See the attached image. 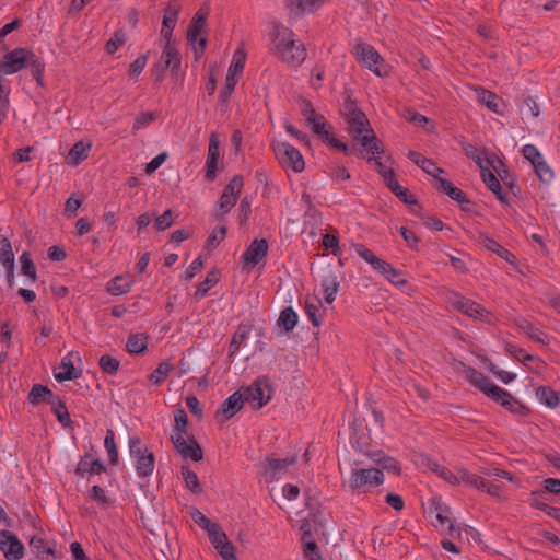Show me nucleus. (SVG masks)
I'll return each instance as SVG.
<instances>
[{"mask_svg":"<svg viewBox=\"0 0 560 560\" xmlns=\"http://www.w3.org/2000/svg\"><path fill=\"white\" fill-rule=\"evenodd\" d=\"M463 150L465 154L476 162V164L481 168L483 166V156L486 155L485 150L478 149L476 145L471 143H463Z\"/></svg>","mask_w":560,"mask_h":560,"instance_id":"55","label":"nucleus"},{"mask_svg":"<svg viewBox=\"0 0 560 560\" xmlns=\"http://www.w3.org/2000/svg\"><path fill=\"white\" fill-rule=\"evenodd\" d=\"M436 188L459 203L462 210H468L466 207H464V203H471L470 199L462 189L454 186L453 183H451L448 179L438 178Z\"/></svg>","mask_w":560,"mask_h":560,"instance_id":"22","label":"nucleus"},{"mask_svg":"<svg viewBox=\"0 0 560 560\" xmlns=\"http://www.w3.org/2000/svg\"><path fill=\"white\" fill-rule=\"evenodd\" d=\"M504 349L510 355H512L514 359L522 362L523 364H526L528 361L534 360V357L532 354L525 353L523 349L510 342L505 343Z\"/></svg>","mask_w":560,"mask_h":560,"instance_id":"58","label":"nucleus"},{"mask_svg":"<svg viewBox=\"0 0 560 560\" xmlns=\"http://www.w3.org/2000/svg\"><path fill=\"white\" fill-rule=\"evenodd\" d=\"M148 337L144 334L129 335L126 343V349L131 354L142 353L147 349Z\"/></svg>","mask_w":560,"mask_h":560,"instance_id":"36","label":"nucleus"},{"mask_svg":"<svg viewBox=\"0 0 560 560\" xmlns=\"http://www.w3.org/2000/svg\"><path fill=\"white\" fill-rule=\"evenodd\" d=\"M49 405L51 406V411L60 424L65 428L71 427L72 420L66 407L65 400L57 396L54 400L50 401Z\"/></svg>","mask_w":560,"mask_h":560,"instance_id":"31","label":"nucleus"},{"mask_svg":"<svg viewBox=\"0 0 560 560\" xmlns=\"http://www.w3.org/2000/svg\"><path fill=\"white\" fill-rule=\"evenodd\" d=\"M237 83L234 73H228L224 86L220 90L219 100L222 105H226L232 92Z\"/></svg>","mask_w":560,"mask_h":560,"instance_id":"53","label":"nucleus"},{"mask_svg":"<svg viewBox=\"0 0 560 560\" xmlns=\"http://www.w3.org/2000/svg\"><path fill=\"white\" fill-rule=\"evenodd\" d=\"M477 98L480 103L486 105L491 112L500 113L499 109V96L481 86L476 89Z\"/></svg>","mask_w":560,"mask_h":560,"instance_id":"35","label":"nucleus"},{"mask_svg":"<svg viewBox=\"0 0 560 560\" xmlns=\"http://www.w3.org/2000/svg\"><path fill=\"white\" fill-rule=\"evenodd\" d=\"M480 175L488 189L491 190L502 203H508L506 194L503 192L497 176L486 166H481Z\"/></svg>","mask_w":560,"mask_h":560,"instance_id":"28","label":"nucleus"},{"mask_svg":"<svg viewBox=\"0 0 560 560\" xmlns=\"http://www.w3.org/2000/svg\"><path fill=\"white\" fill-rule=\"evenodd\" d=\"M106 466L98 459H93L91 454H85L78 463L75 475L84 478L86 475L106 472Z\"/></svg>","mask_w":560,"mask_h":560,"instance_id":"21","label":"nucleus"},{"mask_svg":"<svg viewBox=\"0 0 560 560\" xmlns=\"http://www.w3.org/2000/svg\"><path fill=\"white\" fill-rule=\"evenodd\" d=\"M268 248L269 246L265 238H255L242 255L244 264L253 267L260 264L266 259Z\"/></svg>","mask_w":560,"mask_h":560,"instance_id":"13","label":"nucleus"},{"mask_svg":"<svg viewBox=\"0 0 560 560\" xmlns=\"http://www.w3.org/2000/svg\"><path fill=\"white\" fill-rule=\"evenodd\" d=\"M245 399L241 389L229 396L217 411L218 416H222L224 420L231 419L238 410L242 409Z\"/></svg>","mask_w":560,"mask_h":560,"instance_id":"20","label":"nucleus"},{"mask_svg":"<svg viewBox=\"0 0 560 560\" xmlns=\"http://www.w3.org/2000/svg\"><path fill=\"white\" fill-rule=\"evenodd\" d=\"M368 163L371 164V165H374L376 167V171L383 177L385 184H387L389 182V178H394L395 177V173H394L393 168H386V166L380 160L378 155L370 156L368 159Z\"/></svg>","mask_w":560,"mask_h":560,"instance_id":"54","label":"nucleus"},{"mask_svg":"<svg viewBox=\"0 0 560 560\" xmlns=\"http://www.w3.org/2000/svg\"><path fill=\"white\" fill-rule=\"evenodd\" d=\"M355 253L364 259L375 271L383 275L389 262L378 258L374 253L362 244L354 245Z\"/></svg>","mask_w":560,"mask_h":560,"instance_id":"27","label":"nucleus"},{"mask_svg":"<svg viewBox=\"0 0 560 560\" xmlns=\"http://www.w3.org/2000/svg\"><path fill=\"white\" fill-rule=\"evenodd\" d=\"M208 11L199 9L194 15L187 31V39L195 43L206 26Z\"/></svg>","mask_w":560,"mask_h":560,"instance_id":"29","label":"nucleus"},{"mask_svg":"<svg viewBox=\"0 0 560 560\" xmlns=\"http://www.w3.org/2000/svg\"><path fill=\"white\" fill-rule=\"evenodd\" d=\"M21 273L31 278L32 281H36V266L28 252H23L20 256Z\"/></svg>","mask_w":560,"mask_h":560,"instance_id":"47","label":"nucleus"},{"mask_svg":"<svg viewBox=\"0 0 560 560\" xmlns=\"http://www.w3.org/2000/svg\"><path fill=\"white\" fill-rule=\"evenodd\" d=\"M190 516L194 520V522L199 527H201L202 529L207 530L208 534L218 526V524L212 523L210 518H208L205 514H202L197 509L191 511Z\"/></svg>","mask_w":560,"mask_h":560,"instance_id":"56","label":"nucleus"},{"mask_svg":"<svg viewBox=\"0 0 560 560\" xmlns=\"http://www.w3.org/2000/svg\"><path fill=\"white\" fill-rule=\"evenodd\" d=\"M450 302L455 310L462 312L463 314L471 318L477 319L482 316L483 308L481 307L480 304L469 299H466L465 296L458 293H453L452 296L450 298Z\"/></svg>","mask_w":560,"mask_h":560,"instance_id":"18","label":"nucleus"},{"mask_svg":"<svg viewBox=\"0 0 560 560\" xmlns=\"http://www.w3.org/2000/svg\"><path fill=\"white\" fill-rule=\"evenodd\" d=\"M320 305V300H317V304L310 302L308 300L305 301V314L312 324L316 327H319L323 322V316L319 310Z\"/></svg>","mask_w":560,"mask_h":560,"instance_id":"48","label":"nucleus"},{"mask_svg":"<svg viewBox=\"0 0 560 560\" xmlns=\"http://www.w3.org/2000/svg\"><path fill=\"white\" fill-rule=\"evenodd\" d=\"M390 283L396 287H402L406 284V279L402 277V272L396 268H394L390 264L386 268V271L383 275Z\"/></svg>","mask_w":560,"mask_h":560,"instance_id":"59","label":"nucleus"},{"mask_svg":"<svg viewBox=\"0 0 560 560\" xmlns=\"http://www.w3.org/2000/svg\"><path fill=\"white\" fill-rule=\"evenodd\" d=\"M301 112L313 132L317 135L322 140H324L326 136L330 133L327 129V127L330 128L327 120L323 115L316 113L310 101L304 100L302 102Z\"/></svg>","mask_w":560,"mask_h":560,"instance_id":"9","label":"nucleus"},{"mask_svg":"<svg viewBox=\"0 0 560 560\" xmlns=\"http://www.w3.org/2000/svg\"><path fill=\"white\" fill-rule=\"evenodd\" d=\"M31 61L35 62V54L32 50L15 48L0 60V71L4 74H13L28 68Z\"/></svg>","mask_w":560,"mask_h":560,"instance_id":"7","label":"nucleus"},{"mask_svg":"<svg viewBox=\"0 0 560 560\" xmlns=\"http://www.w3.org/2000/svg\"><path fill=\"white\" fill-rule=\"evenodd\" d=\"M272 50L292 67L300 66L306 58V49L302 43L294 39V33L281 23L272 27Z\"/></svg>","mask_w":560,"mask_h":560,"instance_id":"1","label":"nucleus"},{"mask_svg":"<svg viewBox=\"0 0 560 560\" xmlns=\"http://www.w3.org/2000/svg\"><path fill=\"white\" fill-rule=\"evenodd\" d=\"M320 285L325 294V301L328 304H331L335 301L336 295L339 291L340 281L337 272L330 267H327L326 269L323 270Z\"/></svg>","mask_w":560,"mask_h":560,"instance_id":"17","label":"nucleus"},{"mask_svg":"<svg viewBox=\"0 0 560 560\" xmlns=\"http://www.w3.org/2000/svg\"><path fill=\"white\" fill-rule=\"evenodd\" d=\"M155 119L154 113L143 112L140 113L133 122L132 133L136 135L140 129L148 127Z\"/></svg>","mask_w":560,"mask_h":560,"instance_id":"62","label":"nucleus"},{"mask_svg":"<svg viewBox=\"0 0 560 560\" xmlns=\"http://www.w3.org/2000/svg\"><path fill=\"white\" fill-rule=\"evenodd\" d=\"M0 264L5 270L8 287L13 288L15 278V258L11 242L3 235H0Z\"/></svg>","mask_w":560,"mask_h":560,"instance_id":"11","label":"nucleus"},{"mask_svg":"<svg viewBox=\"0 0 560 560\" xmlns=\"http://www.w3.org/2000/svg\"><path fill=\"white\" fill-rule=\"evenodd\" d=\"M545 494V491L540 490H534L530 493V506L544 511L547 515H549V510L553 509L555 506L548 505L544 500L542 497Z\"/></svg>","mask_w":560,"mask_h":560,"instance_id":"60","label":"nucleus"},{"mask_svg":"<svg viewBox=\"0 0 560 560\" xmlns=\"http://www.w3.org/2000/svg\"><path fill=\"white\" fill-rule=\"evenodd\" d=\"M0 550L7 560H20L24 555V546L18 536L5 529L0 532Z\"/></svg>","mask_w":560,"mask_h":560,"instance_id":"12","label":"nucleus"},{"mask_svg":"<svg viewBox=\"0 0 560 560\" xmlns=\"http://www.w3.org/2000/svg\"><path fill=\"white\" fill-rule=\"evenodd\" d=\"M220 156V140L212 132L209 139L208 158L206 161V178L212 182L217 176L218 160Z\"/></svg>","mask_w":560,"mask_h":560,"instance_id":"19","label":"nucleus"},{"mask_svg":"<svg viewBox=\"0 0 560 560\" xmlns=\"http://www.w3.org/2000/svg\"><path fill=\"white\" fill-rule=\"evenodd\" d=\"M534 170L538 178L542 183H550L555 176L553 171L551 167L547 164V162L544 160H539L537 163H534Z\"/></svg>","mask_w":560,"mask_h":560,"instance_id":"51","label":"nucleus"},{"mask_svg":"<svg viewBox=\"0 0 560 560\" xmlns=\"http://www.w3.org/2000/svg\"><path fill=\"white\" fill-rule=\"evenodd\" d=\"M272 150L283 168H291L295 173L304 170L305 162L301 152L289 142H275Z\"/></svg>","mask_w":560,"mask_h":560,"instance_id":"6","label":"nucleus"},{"mask_svg":"<svg viewBox=\"0 0 560 560\" xmlns=\"http://www.w3.org/2000/svg\"><path fill=\"white\" fill-rule=\"evenodd\" d=\"M173 369V364L168 361L161 362L158 368L149 375L150 382L153 385H161Z\"/></svg>","mask_w":560,"mask_h":560,"instance_id":"43","label":"nucleus"},{"mask_svg":"<svg viewBox=\"0 0 560 560\" xmlns=\"http://www.w3.org/2000/svg\"><path fill=\"white\" fill-rule=\"evenodd\" d=\"M30 547L36 552L38 558H44L45 555H55V547L48 544L38 536H33L30 540Z\"/></svg>","mask_w":560,"mask_h":560,"instance_id":"44","label":"nucleus"},{"mask_svg":"<svg viewBox=\"0 0 560 560\" xmlns=\"http://www.w3.org/2000/svg\"><path fill=\"white\" fill-rule=\"evenodd\" d=\"M219 282V276L215 270L208 272L206 279L200 282L195 292L196 299H202L207 295L208 291Z\"/></svg>","mask_w":560,"mask_h":560,"instance_id":"41","label":"nucleus"},{"mask_svg":"<svg viewBox=\"0 0 560 560\" xmlns=\"http://www.w3.org/2000/svg\"><path fill=\"white\" fill-rule=\"evenodd\" d=\"M457 477L459 479V482H465L478 490H483V488L487 486L486 479L475 474H470L466 470L460 471L459 476Z\"/></svg>","mask_w":560,"mask_h":560,"instance_id":"52","label":"nucleus"},{"mask_svg":"<svg viewBox=\"0 0 560 560\" xmlns=\"http://www.w3.org/2000/svg\"><path fill=\"white\" fill-rule=\"evenodd\" d=\"M98 365L104 373L114 375L118 372L120 362L109 354H104L98 359Z\"/></svg>","mask_w":560,"mask_h":560,"instance_id":"50","label":"nucleus"},{"mask_svg":"<svg viewBox=\"0 0 560 560\" xmlns=\"http://www.w3.org/2000/svg\"><path fill=\"white\" fill-rule=\"evenodd\" d=\"M463 372L465 374V377L472 386L481 390L490 399L493 397L491 393L492 387L499 386L493 384L485 374H482L475 368L467 365H464Z\"/></svg>","mask_w":560,"mask_h":560,"instance_id":"15","label":"nucleus"},{"mask_svg":"<svg viewBox=\"0 0 560 560\" xmlns=\"http://www.w3.org/2000/svg\"><path fill=\"white\" fill-rule=\"evenodd\" d=\"M427 467L433 471L436 472L440 477H442L447 482L455 485L459 482V479L457 476H455L450 469H447L444 466H441L438 462L428 459Z\"/></svg>","mask_w":560,"mask_h":560,"instance_id":"42","label":"nucleus"},{"mask_svg":"<svg viewBox=\"0 0 560 560\" xmlns=\"http://www.w3.org/2000/svg\"><path fill=\"white\" fill-rule=\"evenodd\" d=\"M244 186V179L242 175H235L230 183L225 186L223 192L238 198Z\"/></svg>","mask_w":560,"mask_h":560,"instance_id":"64","label":"nucleus"},{"mask_svg":"<svg viewBox=\"0 0 560 560\" xmlns=\"http://www.w3.org/2000/svg\"><path fill=\"white\" fill-rule=\"evenodd\" d=\"M174 432L171 435V441L174 445V448L183 458H190L194 462H200L203 458V453L196 441V439L190 435L185 439V435L188 432V417L184 409H177L174 413Z\"/></svg>","mask_w":560,"mask_h":560,"instance_id":"2","label":"nucleus"},{"mask_svg":"<svg viewBox=\"0 0 560 560\" xmlns=\"http://www.w3.org/2000/svg\"><path fill=\"white\" fill-rule=\"evenodd\" d=\"M477 241L481 246H483L490 252L495 253L499 257L503 258L508 262L513 264V261L515 260V256L506 248H504L502 245H500L490 235L486 233H479Z\"/></svg>","mask_w":560,"mask_h":560,"instance_id":"26","label":"nucleus"},{"mask_svg":"<svg viewBox=\"0 0 560 560\" xmlns=\"http://www.w3.org/2000/svg\"><path fill=\"white\" fill-rule=\"evenodd\" d=\"M306 525H302L304 544V555L308 560H320L319 549L314 540L306 541V536H311L310 529H305Z\"/></svg>","mask_w":560,"mask_h":560,"instance_id":"46","label":"nucleus"},{"mask_svg":"<svg viewBox=\"0 0 560 560\" xmlns=\"http://www.w3.org/2000/svg\"><path fill=\"white\" fill-rule=\"evenodd\" d=\"M129 452L130 456L136 459L137 475L141 478L151 476L154 469L155 458L152 452L141 446L139 438L129 439Z\"/></svg>","mask_w":560,"mask_h":560,"instance_id":"4","label":"nucleus"},{"mask_svg":"<svg viewBox=\"0 0 560 560\" xmlns=\"http://www.w3.org/2000/svg\"><path fill=\"white\" fill-rule=\"evenodd\" d=\"M245 401H248L253 409H259L265 406L272 395L268 377H258L250 386L240 388Z\"/></svg>","mask_w":560,"mask_h":560,"instance_id":"5","label":"nucleus"},{"mask_svg":"<svg viewBox=\"0 0 560 560\" xmlns=\"http://www.w3.org/2000/svg\"><path fill=\"white\" fill-rule=\"evenodd\" d=\"M58 395L54 394L47 386L34 384L28 393L27 399L32 405L40 402L50 404Z\"/></svg>","mask_w":560,"mask_h":560,"instance_id":"30","label":"nucleus"},{"mask_svg":"<svg viewBox=\"0 0 560 560\" xmlns=\"http://www.w3.org/2000/svg\"><path fill=\"white\" fill-rule=\"evenodd\" d=\"M536 396L539 401L549 408H555L559 405V396L557 392L550 387L539 386L536 389Z\"/></svg>","mask_w":560,"mask_h":560,"instance_id":"38","label":"nucleus"},{"mask_svg":"<svg viewBox=\"0 0 560 560\" xmlns=\"http://www.w3.org/2000/svg\"><path fill=\"white\" fill-rule=\"evenodd\" d=\"M131 281L121 276H116L107 283V291L113 295H120L129 292Z\"/></svg>","mask_w":560,"mask_h":560,"instance_id":"39","label":"nucleus"},{"mask_svg":"<svg viewBox=\"0 0 560 560\" xmlns=\"http://www.w3.org/2000/svg\"><path fill=\"white\" fill-rule=\"evenodd\" d=\"M322 2V0H291V5L295 7V15L304 12H313Z\"/></svg>","mask_w":560,"mask_h":560,"instance_id":"57","label":"nucleus"},{"mask_svg":"<svg viewBox=\"0 0 560 560\" xmlns=\"http://www.w3.org/2000/svg\"><path fill=\"white\" fill-rule=\"evenodd\" d=\"M436 515L435 518L441 525L447 524V530L450 536L452 537H459L462 529L459 527H456L454 523L451 521V518L445 514V511L442 505H438L435 508Z\"/></svg>","mask_w":560,"mask_h":560,"instance_id":"49","label":"nucleus"},{"mask_svg":"<svg viewBox=\"0 0 560 560\" xmlns=\"http://www.w3.org/2000/svg\"><path fill=\"white\" fill-rule=\"evenodd\" d=\"M209 539L212 546L218 550L225 546V544L230 542L226 534L221 530L218 525L214 529H212L209 534Z\"/></svg>","mask_w":560,"mask_h":560,"instance_id":"61","label":"nucleus"},{"mask_svg":"<svg viewBox=\"0 0 560 560\" xmlns=\"http://www.w3.org/2000/svg\"><path fill=\"white\" fill-rule=\"evenodd\" d=\"M493 397L491 398L493 401L500 404L503 408L508 409L510 412L520 416H526L529 413L528 407H526L522 401H520L516 397H514L508 390L501 387H492L491 390Z\"/></svg>","mask_w":560,"mask_h":560,"instance_id":"10","label":"nucleus"},{"mask_svg":"<svg viewBox=\"0 0 560 560\" xmlns=\"http://www.w3.org/2000/svg\"><path fill=\"white\" fill-rule=\"evenodd\" d=\"M104 446L107 451L109 463L117 465L119 462L118 447L115 442V433L112 429H107L106 431Z\"/></svg>","mask_w":560,"mask_h":560,"instance_id":"40","label":"nucleus"},{"mask_svg":"<svg viewBox=\"0 0 560 560\" xmlns=\"http://www.w3.org/2000/svg\"><path fill=\"white\" fill-rule=\"evenodd\" d=\"M126 35L122 30H118L114 33V36L106 43V51L113 55L117 49L125 44Z\"/></svg>","mask_w":560,"mask_h":560,"instance_id":"63","label":"nucleus"},{"mask_svg":"<svg viewBox=\"0 0 560 560\" xmlns=\"http://www.w3.org/2000/svg\"><path fill=\"white\" fill-rule=\"evenodd\" d=\"M386 186L402 202H405L407 205H415V203H417L416 198L412 195L409 194L408 189H406L402 186H400L395 177L394 178H389V182L386 184Z\"/></svg>","mask_w":560,"mask_h":560,"instance_id":"37","label":"nucleus"},{"mask_svg":"<svg viewBox=\"0 0 560 560\" xmlns=\"http://www.w3.org/2000/svg\"><path fill=\"white\" fill-rule=\"evenodd\" d=\"M296 457L272 458L267 457L264 463V475L267 480L272 481L284 474L289 466L295 464Z\"/></svg>","mask_w":560,"mask_h":560,"instance_id":"14","label":"nucleus"},{"mask_svg":"<svg viewBox=\"0 0 560 560\" xmlns=\"http://www.w3.org/2000/svg\"><path fill=\"white\" fill-rule=\"evenodd\" d=\"M182 476L185 480L186 487L192 493L199 494L202 491L197 474L190 470L188 466L182 467Z\"/></svg>","mask_w":560,"mask_h":560,"instance_id":"45","label":"nucleus"},{"mask_svg":"<svg viewBox=\"0 0 560 560\" xmlns=\"http://www.w3.org/2000/svg\"><path fill=\"white\" fill-rule=\"evenodd\" d=\"M72 355L73 352H70L63 357L59 366L54 372V376L58 382L72 381L81 376V371L77 370L73 365Z\"/></svg>","mask_w":560,"mask_h":560,"instance_id":"24","label":"nucleus"},{"mask_svg":"<svg viewBox=\"0 0 560 560\" xmlns=\"http://www.w3.org/2000/svg\"><path fill=\"white\" fill-rule=\"evenodd\" d=\"M299 316L292 306L284 307L277 319V325L285 332L292 331L298 324Z\"/></svg>","mask_w":560,"mask_h":560,"instance_id":"32","label":"nucleus"},{"mask_svg":"<svg viewBox=\"0 0 560 560\" xmlns=\"http://www.w3.org/2000/svg\"><path fill=\"white\" fill-rule=\"evenodd\" d=\"M513 322L517 329L524 335H526L534 342L540 343L542 346H547L549 343V338L547 334H545L541 329L536 327L525 317L517 316L513 319Z\"/></svg>","mask_w":560,"mask_h":560,"instance_id":"16","label":"nucleus"},{"mask_svg":"<svg viewBox=\"0 0 560 560\" xmlns=\"http://www.w3.org/2000/svg\"><path fill=\"white\" fill-rule=\"evenodd\" d=\"M355 115L347 120L348 131L352 138H358L360 133L370 128L369 119L363 112Z\"/></svg>","mask_w":560,"mask_h":560,"instance_id":"34","label":"nucleus"},{"mask_svg":"<svg viewBox=\"0 0 560 560\" xmlns=\"http://www.w3.org/2000/svg\"><path fill=\"white\" fill-rule=\"evenodd\" d=\"M358 141L368 153L372 155H380L384 153L382 141L375 136L373 129L370 127L364 132L360 133L358 138H352Z\"/></svg>","mask_w":560,"mask_h":560,"instance_id":"23","label":"nucleus"},{"mask_svg":"<svg viewBox=\"0 0 560 560\" xmlns=\"http://www.w3.org/2000/svg\"><path fill=\"white\" fill-rule=\"evenodd\" d=\"M160 61L162 63V71L171 68L172 72L176 73L179 69L182 62L180 56L171 39L166 40Z\"/></svg>","mask_w":560,"mask_h":560,"instance_id":"25","label":"nucleus"},{"mask_svg":"<svg viewBox=\"0 0 560 560\" xmlns=\"http://www.w3.org/2000/svg\"><path fill=\"white\" fill-rule=\"evenodd\" d=\"M92 144L90 142L78 141L69 151L67 160L70 164L78 165L88 158Z\"/></svg>","mask_w":560,"mask_h":560,"instance_id":"33","label":"nucleus"},{"mask_svg":"<svg viewBox=\"0 0 560 560\" xmlns=\"http://www.w3.org/2000/svg\"><path fill=\"white\" fill-rule=\"evenodd\" d=\"M384 482V474L378 468H354L351 470L349 480L343 483L353 495H361L370 492Z\"/></svg>","mask_w":560,"mask_h":560,"instance_id":"3","label":"nucleus"},{"mask_svg":"<svg viewBox=\"0 0 560 560\" xmlns=\"http://www.w3.org/2000/svg\"><path fill=\"white\" fill-rule=\"evenodd\" d=\"M353 54L359 62L373 71L376 75L384 77L386 74L377 67V65L383 61V58L373 46L365 43H358L353 48Z\"/></svg>","mask_w":560,"mask_h":560,"instance_id":"8","label":"nucleus"}]
</instances>
